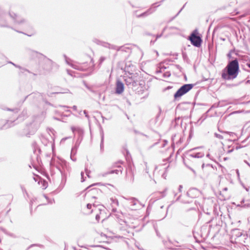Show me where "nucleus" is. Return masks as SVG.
<instances>
[{"mask_svg": "<svg viewBox=\"0 0 250 250\" xmlns=\"http://www.w3.org/2000/svg\"><path fill=\"white\" fill-rule=\"evenodd\" d=\"M124 90V85L121 81H118L116 83V93L120 94Z\"/></svg>", "mask_w": 250, "mask_h": 250, "instance_id": "5", "label": "nucleus"}, {"mask_svg": "<svg viewBox=\"0 0 250 250\" xmlns=\"http://www.w3.org/2000/svg\"><path fill=\"white\" fill-rule=\"evenodd\" d=\"M92 205L91 204H88L87 205V208L88 209H91L92 208Z\"/></svg>", "mask_w": 250, "mask_h": 250, "instance_id": "8", "label": "nucleus"}, {"mask_svg": "<svg viewBox=\"0 0 250 250\" xmlns=\"http://www.w3.org/2000/svg\"><path fill=\"white\" fill-rule=\"evenodd\" d=\"M193 85L191 84H186L180 87L177 91L175 93L174 97L175 99L179 98L189 91L192 88Z\"/></svg>", "mask_w": 250, "mask_h": 250, "instance_id": "2", "label": "nucleus"}, {"mask_svg": "<svg viewBox=\"0 0 250 250\" xmlns=\"http://www.w3.org/2000/svg\"><path fill=\"white\" fill-rule=\"evenodd\" d=\"M97 209V208L95 207L94 210H96Z\"/></svg>", "mask_w": 250, "mask_h": 250, "instance_id": "11", "label": "nucleus"}, {"mask_svg": "<svg viewBox=\"0 0 250 250\" xmlns=\"http://www.w3.org/2000/svg\"><path fill=\"white\" fill-rule=\"evenodd\" d=\"M198 34L197 30H194L189 37V40L191 43L195 46L199 47L201 45V38L197 35Z\"/></svg>", "mask_w": 250, "mask_h": 250, "instance_id": "3", "label": "nucleus"}, {"mask_svg": "<svg viewBox=\"0 0 250 250\" xmlns=\"http://www.w3.org/2000/svg\"><path fill=\"white\" fill-rule=\"evenodd\" d=\"M96 218L97 220H99L100 218V216L99 215L97 214L96 215Z\"/></svg>", "mask_w": 250, "mask_h": 250, "instance_id": "9", "label": "nucleus"}, {"mask_svg": "<svg viewBox=\"0 0 250 250\" xmlns=\"http://www.w3.org/2000/svg\"><path fill=\"white\" fill-rule=\"evenodd\" d=\"M249 66L250 67V63L249 64Z\"/></svg>", "mask_w": 250, "mask_h": 250, "instance_id": "12", "label": "nucleus"}, {"mask_svg": "<svg viewBox=\"0 0 250 250\" xmlns=\"http://www.w3.org/2000/svg\"><path fill=\"white\" fill-rule=\"evenodd\" d=\"M92 65V60L91 59H89V63L87 62L86 63H83L82 64V66H81L80 69L83 71L87 70Z\"/></svg>", "mask_w": 250, "mask_h": 250, "instance_id": "6", "label": "nucleus"}, {"mask_svg": "<svg viewBox=\"0 0 250 250\" xmlns=\"http://www.w3.org/2000/svg\"><path fill=\"white\" fill-rule=\"evenodd\" d=\"M239 72V63L237 60L229 62L222 73V78L224 80L235 78Z\"/></svg>", "mask_w": 250, "mask_h": 250, "instance_id": "1", "label": "nucleus"}, {"mask_svg": "<svg viewBox=\"0 0 250 250\" xmlns=\"http://www.w3.org/2000/svg\"><path fill=\"white\" fill-rule=\"evenodd\" d=\"M203 173L206 175H209L213 173L214 168L211 165L203 164L202 165Z\"/></svg>", "mask_w": 250, "mask_h": 250, "instance_id": "4", "label": "nucleus"}, {"mask_svg": "<svg viewBox=\"0 0 250 250\" xmlns=\"http://www.w3.org/2000/svg\"><path fill=\"white\" fill-rule=\"evenodd\" d=\"M93 211V209H92L91 210V211H90V212H92V211Z\"/></svg>", "mask_w": 250, "mask_h": 250, "instance_id": "10", "label": "nucleus"}, {"mask_svg": "<svg viewBox=\"0 0 250 250\" xmlns=\"http://www.w3.org/2000/svg\"><path fill=\"white\" fill-rule=\"evenodd\" d=\"M5 199L7 200L8 204H10L13 200V196L11 195H5Z\"/></svg>", "mask_w": 250, "mask_h": 250, "instance_id": "7", "label": "nucleus"}]
</instances>
